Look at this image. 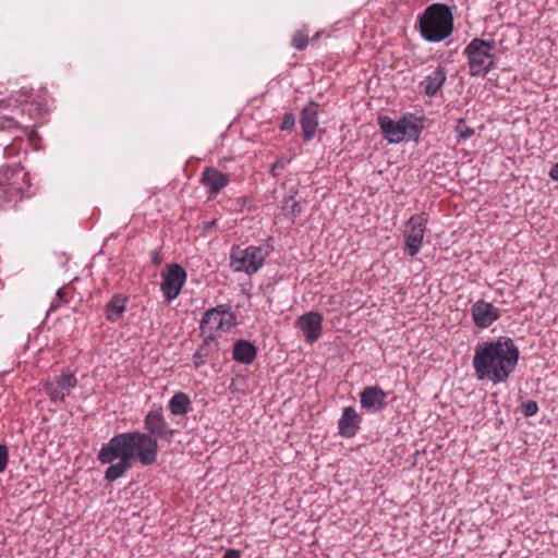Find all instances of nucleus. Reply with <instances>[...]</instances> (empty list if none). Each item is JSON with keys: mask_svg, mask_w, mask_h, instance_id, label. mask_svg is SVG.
I'll return each instance as SVG.
<instances>
[{"mask_svg": "<svg viewBox=\"0 0 558 558\" xmlns=\"http://www.w3.org/2000/svg\"><path fill=\"white\" fill-rule=\"evenodd\" d=\"M383 137L391 144H398L404 141V126L398 121L392 120L388 116H379L377 118Z\"/></svg>", "mask_w": 558, "mask_h": 558, "instance_id": "f3484780", "label": "nucleus"}, {"mask_svg": "<svg viewBox=\"0 0 558 558\" xmlns=\"http://www.w3.org/2000/svg\"><path fill=\"white\" fill-rule=\"evenodd\" d=\"M496 47L495 40L473 38L464 48L468 59L469 74L474 77H484L496 68V57L493 50Z\"/></svg>", "mask_w": 558, "mask_h": 558, "instance_id": "39448f33", "label": "nucleus"}, {"mask_svg": "<svg viewBox=\"0 0 558 558\" xmlns=\"http://www.w3.org/2000/svg\"><path fill=\"white\" fill-rule=\"evenodd\" d=\"M201 183L207 189L209 196H216L230 183V175L214 167H206L202 172Z\"/></svg>", "mask_w": 558, "mask_h": 558, "instance_id": "dca6fc26", "label": "nucleus"}, {"mask_svg": "<svg viewBox=\"0 0 558 558\" xmlns=\"http://www.w3.org/2000/svg\"><path fill=\"white\" fill-rule=\"evenodd\" d=\"M424 117H414V114H405L400 118V123L404 126V141H417L424 130Z\"/></svg>", "mask_w": 558, "mask_h": 558, "instance_id": "412c9836", "label": "nucleus"}, {"mask_svg": "<svg viewBox=\"0 0 558 558\" xmlns=\"http://www.w3.org/2000/svg\"><path fill=\"white\" fill-rule=\"evenodd\" d=\"M161 284L160 289L167 302L177 299L184 287L187 278L185 269L175 263L167 264L161 270Z\"/></svg>", "mask_w": 558, "mask_h": 558, "instance_id": "1a4fd4ad", "label": "nucleus"}, {"mask_svg": "<svg viewBox=\"0 0 558 558\" xmlns=\"http://www.w3.org/2000/svg\"><path fill=\"white\" fill-rule=\"evenodd\" d=\"M269 250L264 246L248 245L242 248L239 245H232L230 250V268L235 272H245L253 275L264 265Z\"/></svg>", "mask_w": 558, "mask_h": 558, "instance_id": "423d86ee", "label": "nucleus"}, {"mask_svg": "<svg viewBox=\"0 0 558 558\" xmlns=\"http://www.w3.org/2000/svg\"><path fill=\"white\" fill-rule=\"evenodd\" d=\"M539 408L535 400H527L521 404V412L525 417L534 416Z\"/></svg>", "mask_w": 558, "mask_h": 558, "instance_id": "bb28decb", "label": "nucleus"}, {"mask_svg": "<svg viewBox=\"0 0 558 558\" xmlns=\"http://www.w3.org/2000/svg\"><path fill=\"white\" fill-rule=\"evenodd\" d=\"M1 128H20V122L16 121L13 117H3V122L1 123Z\"/></svg>", "mask_w": 558, "mask_h": 558, "instance_id": "2f4dec72", "label": "nucleus"}, {"mask_svg": "<svg viewBox=\"0 0 558 558\" xmlns=\"http://www.w3.org/2000/svg\"><path fill=\"white\" fill-rule=\"evenodd\" d=\"M129 298L123 294H114L109 302H107V320L116 322L125 312V306Z\"/></svg>", "mask_w": 558, "mask_h": 558, "instance_id": "5701e85b", "label": "nucleus"}, {"mask_svg": "<svg viewBox=\"0 0 558 558\" xmlns=\"http://www.w3.org/2000/svg\"><path fill=\"white\" fill-rule=\"evenodd\" d=\"M168 408L172 415L182 416L192 410V402L187 393L179 391L169 400Z\"/></svg>", "mask_w": 558, "mask_h": 558, "instance_id": "4be33fe9", "label": "nucleus"}, {"mask_svg": "<svg viewBox=\"0 0 558 558\" xmlns=\"http://www.w3.org/2000/svg\"><path fill=\"white\" fill-rule=\"evenodd\" d=\"M323 319V315L318 312H308L298 317L295 326L302 331L307 343L312 344L319 339Z\"/></svg>", "mask_w": 558, "mask_h": 558, "instance_id": "ddd939ff", "label": "nucleus"}, {"mask_svg": "<svg viewBox=\"0 0 558 558\" xmlns=\"http://www.w3.org/2000/svg\"><path fill=\"white\" fill-rule=\"evenodd\" d=\"M519 359V347L510 337L499 336L478 342L472 360L474 376L480 381H489L493 385L506 383L514 372Z\"/></svg>", "mask_w": 558, "mask_h": 558, "instance_id": "f257e3e1", "label": "nucleus"}, {"mask_svg": "<svg viewBox=\"0 0 558 558\" xmlns=\"http://www.w3.org/2000/svg\"><path fill=\"white\" fill-rule=\"evenodd\" d=\"M284 169V162L282 159H279L277 160L270 168V174L274 177V178H277L281 174V172L283 171Z\"/></svg>", "mask_w": 558, "mask_h": 558, "instance_id": "7c9ffc66", "label": "nucleus"}, {"mask_svg": "<svg viewBox=\"0 0 558 558\" xmlns=\"http://www.w3.org/2000/svg\"><path fill=\"white\" fill-rule=\"evenodd\" d=\"M291 45L298 50H304L308 45V35L305 31H296L292 37Z\"/></svg>", "mask_w": 558, "mask_h": 558, "instance_id": "a878e982", "label": "nucleus"}, {"mask_svg": "<svg viewBox=\"0 0 558 558\" xmlns=\"http://www.w3.org/2000/svg\"><path fill=\"white\" fill-rule=\"evenodd\" d=\"M218 352L219 348L216 337L211 333L206 336L192 356L194 366L201 368L206 364L207 359H216Z\"/></svg>", "mask_w": 558, "mask_h": 558, "instance_id": "a211bd4d", "label": "nucleus"}, {"mask_svg": "<svg viewBox=\"0 0 558 558\" xmlns=\"http://www.w3.org/2000/svg\"><path fill=\"white\" fill-rule=\"evenodd\" d=\"M549 177L554 181H558V161L551 167Z\"/></svg>", "mask_w": 558, "mask_h": 558, "instance_id": "f704fd0d", "label": "nucleus"}, {"mask_svg": "<svg viewBox=\"0 0 558 558\" xmlns=\"http://www.w3.org/2000/svg\"><path fill=\"white\" fill-rule=\"evenodd\" d=\"M236 325L235 314L230 305L221 304L207 310L201 319L199 329L204 335L207 331H228Z\"/></svg>", "mask_w": 558, "mask_h": 558, "instance_id": "0eeeda50", "label": "nucleus"}, {"mask_svg": "<svg viewBox=\"0 0 558 558\" xmlns=\"http://www.w3.org/2000/svg\"><path fill=\"white\" fill-rule=\"evenodd\" d=\"M258 353V348L246 339H238L233 343L232 359L241 364H252Z\"/></svg>", "mask_w": 558, "mask_h": 558, "instance_id": "6ab92c4d", "label": "nucleus"}, {"mask_svg": "<svg viewBox=\"0 0 558 558\" xmlns=\"http://www.w3.org/2000/svg\"><path fill=\"white\" fill-rule=\"evenodd\" d=\"M454 19L449 5L432 3L417 15L415 28L428 43H440L451 36Z\"/></svg>", "mask_w": 558, "mask_h": 558, "instance_id": "7ed1b4c3", "label": "nucleus"}, {"mask_svg": "<svg viewBox=\"0 0 558 558\" xmlns=\"http://www.w3.org/2000/svg\"><path fill=\"white\" fill-rule=\"evenodd\" d=\"M388 396L389 392L378 385L365 386L360 392V403L366 412L378 413L388 407Z\"/></svg>", "mask_w": 558, "mask_h": 558, "instance_id": "9b49d317", "label": "nucleus"}, {"mask_svg": "<svg viewBox=\"0 0 558 558\" xmlns=\"http://www.w3.org/2000/svg\"><path fill=\"white\" fill-rule=\"evenodd\" d=\"M302 213V207L299 201L294 198V196L289 195L283 198L282 204V214L284 217L295 220Z\"/></svg>", "mask_w": 558, "mask_h": 558, "instance_id": "b1692460", "label": "nucleus"}, {"mask_svg": "<svg viewBox=\"0 0 558 558\" xmlns=\"http://www.w3.org/2000/svg\"><path fill=\"white\" fill-rule=\"evenodd\" d=\"M66 302L65 298H64V292H63V289L60 288L58 289L57 293H56V298L54 300L51 302V305L49 307V311H48V315L50 314V312H53L56 311L58 307H60V305L62 303Z\"/></svg>", "mask_w": 558, "mask_h": 558, "instance_id": "c85d7f7f", "label": "nucleus"}, {"mask_svg": "<svg viewBox=\"0 0 558 558\" xmlns=\"http://www.w3.org/2000/svg\"><path fill=\"white\" fill-rule=\"evenodd\" d=\"M9 461V450L5 445L0 444V473L4 472Z\"/></svg>", "mask_w": 558, "mask_h": 558, "instance_id": "c756f323", "label": "nucleus"}, {"mask_svg": "<svg viewBox=\"0 0 558 558\" xmlns=\"http://www.w3.org/2000/svg\"><path fill=\"white\" fill-rule=\"evenodd\" d=\"M362 416L356 412L354 407H344L338 421V434L351 439L355 437L361 429Z\"/></svg>", "mask_w": 558, "mask_h": 558, "instance_id": "4468645a", "label": "nucleus"}, {"mask_svg": "<svg viewBox=\"0 0 558 558\" xmlns=\"http://www.w3.org/2000/svg\"><path fill=\"white\" fill-rule=\"evenodd\" d=\"M216 220H213L211 222H209V226H213L215 225Z\"/></svg>", "mask_w": 558, "mask_h": 558, "instance_id": "ea45409f", "label": "nucleus"}, {"mask_svg": "<svg viewBox=\"0 0 558 558\" xmlns=\"http://www.w3.org/2000/svg\"><path fill=\"white\" fill-rule=\"evenodd\" d=\"M471 316L477 328L486 329L501 317V311L481 299L472 305Z\"/></svg>", "mask_w": 558, "mask_h": 558, "instance_id": "f8f14e48", "label": "nucleus"}, {"mask_svg": "<svg viewBox=\"0 0 558 558\" xmlns=\"http://www.w3.org/2000/svg\"><path fill=\"white\" fill-rule=\"evenodd\" d=\"M427 214L412 215L405 223L404 230V254L414 257L421 251L424 234L426 231Z\"/></svg>", "mask_w": 558, "mask_h": 558, "instance_id": "6e6552de", "label": "nucleus"}, {"mask_svg": "<svg viewBox=\"0 0 558 558\" xmlns=\"http://www.w3.org/2000/svg\"><path fill=\"white\" fill-rule=\"evenodd\" d=\"M318 107L319 105L313 100L302 109L300 114V124L303 133V141L313 140L318 126Z\"/></svg>", "mask_w": 558, "mask_h": 558, "instance_id": "2eb2a0df", "label": "nucleus"}, {"mask_svg": "<svg viewBox=\"0 0 558 558\" xmlns=\"http://www.w3.org/2000/svg\"><path fill=\"white\" fill-rule=\"evenodd\" d=\"M222 558H241V551L239 549L229 548L223 553Z\"/></svg>", "mask_w": 558, "mask_h": 558, "instance_id": "473e14b6", "label": "nucleus"}, {"mask_svg": "<svg viewBox=\"0 0 558 558\" xmlns=\"http://www.w3.org/2000/svg\"><path fill=\"white\" fill-rule=\"evenodd\" d=\"M454 132L457 134L458 142L466 141L471 138L475 133L474 129L466 124L464 118H459L457 120Z\"/></svg>", "mask_w": 558, "mask_h": 558, "instance_id": "393cba45", "label": "nucleus"}, {"mask_svg": "<svg viewBox=\"0 0 558 558\" xmlns=\"http://www.w3.org/2000/svg\"><path fill=\"white\" fill-rule=\"evenodd\" d=\"M295 126V116L292 112H287L282 117V121L279 125L280 131H292Z\"/></svg>", "mask_w": 558, "mask_h": 558, "instance_id": "cd10ccee", "label": "nucleus"}, {"mask_svg": "<svg viewBox=\"0 0 558 558\" xmlns=\"http://www.w3.org/2000/svg\"><path fill=\"white\" fill-rule=\"evenodd\" d=\"M145 433L126 432L122 433L138 449L140 463L151 465L158 457V439L170 441L174 435L169 423L166 421L162 409L150 410L144 417Z\"/></svg>", "mask_w": 558, "mask_h": 558, "instance_id": "f03ea898", "label": "nucleus"}, {"mask_svg": "<svg viewBox=\"0 0 558 558\" xmlns=\"http://www.w3.org/2000/svg\"><path fill=\"white\" fill-rule=\"evenodd\" d=\"M318 37H319V33H317V34L313 37V40H314V39H318Z\"/></svg>", "mask_w": 558, "mask_h": 558, "instance_id": "58836bf2", "label": "nucleus"}, {"mask_svg": "<svg viewBox=\"0 0 558 558\" xmlns=\"http://www.w3.org/2000/svg\"><path fill=\"white\" fill-rule=\"evenodd\" d=\"M137 447L125 435L118 434L107 442V481L113 482L132 468L133 461L140 462Z\"/></svg>", "mask_w": 558, "mask_h": 558, "instance_id": "20e7f679", "label": "nucleus"}, {"mask_svg": "<svg viewBox=\"0 0 558 558\" xmlns=\"http://www.w3.org/2000/svg\"><path fill=\"white\" fill-rule=\"evenodd\" d=\"M77 385V379L70 371H63L60 375L43 384V389L53 403L63 402L70 396L71 390Z\"/></svg>", "mask_w": 558, "mask_h": 558, "instance_id": "9d476101", "label": "nucleus"}, {"mask_svg": "<svg viewBox=\"0 0 558 558\" xmlns=\"http://www.w3.org/2000/svg\"><path fill=\"white\" fill-rule=\"evenodd\" d=\"M21 93L27 98L29 97V90H27L25 87L21 88Z\"/></svg>", "mask_w": 558, "mask_h": 558, "instance_id": "4c0bfd02", "label": "nucleus"}, {"mask_svg": "<svg viewBox=\"0 0 558 558\" xmlns=\"http://www.w3.org/2000/svg\"><path fill=\"white\" fill-rule=\"evenodd\" d=\"M150 257H151V263L155 266H159L162 262L161 255H160L159 251H157V250L151 251Z\"/></svg>", "mask_w": 558, "mask_h": 558, "instance_id": "72a5a7b5", "label": "nucleus"}, {"mask_svg": "<svg viewBox=\"0 0 558 558\" xmlns=\"http://www.w3.org/2000/svg\"><path fill=\"white\" fill-rule=\"evenodd\" d=\"M447 78V70L444 65H438L432 73H429L421 83L423 93L427 97H434L441 89Z\"/></svg>", "mask_w": 558, "mask_h": 558, "instance_id": "aec40b11", "label": "nucleus"}, {"mask_svg": "<svg viewBox=\"0 0 558 558\" xmlns=\"http://www.w3.org/2000/svg\"><path fill=\"white\" fill-rule=\"evenodd\" d=\"M229 389L231 392H239L241 389L238 387V384H236V380L235 379H232L230 385H229Z\"/></svg>", "mask_w": 558, "mask_h": 558, "instance_id": "e433bc0d", "label": "nucleus"}, {"mask_svg": "<svg viewBox=\"0 0 558 558\" xmlns=\"http://www.w3.org/2000/svg\"><path fill=\"white\" fill-rule=\"evenodd\" d=\"M97 458L102 464H105V444L99 448Z\"/></svg>", "mask_w": 558, "mask_h": 558, "instance_id": "c9c22d12", "label": "nucleus"}]
</instances>
